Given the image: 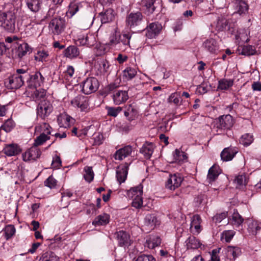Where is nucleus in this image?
I'll list each match as a JSON object with an SVG mask.
<instances>
[{
	"mask_svg": "<svg viewBox=\"0 0 261 261\" xmlns=\"http://www.w3.org/2000/svg\"><path fill=\"white\" fill-rule=\"evenodd\" d=\"M17 11L18 9L14 6H11L5 12L0 11V22L6 30L9 32L14 31Z\"/></svg>",
	"mask_w": 261,
	"mask_h": 261,
	"instance_id": "f257e3e1",
	"label": "nucleus"
},
{
	"mask_svg": "<svg viewBox=\"0 0 261 261\" xmlns=\"http://www.w3.org/2000/svg\"><path fill=\"white\" fill-rule=\"evenodd\" d=\"M234 123V120L230 115H223L215 119L213 127L217 134H224L230 129Z\"/></svg>",
	"mask_w": 261,
	"mask_h": 261,
	"instance_id": "f03ea898",
	"label": "nucleus"
},
{
	"mask_svg": "<svg viewBox=\"0 0 261 261\" xmlns=\"http://www.w3.org/2000/svg\"><path fill=\"white\" fill-rule=\"evenodd\" d=\"M143 194V186L142 184L139 185L138 186L132 188L127 192V195L129 197H132L133 200L132 202L133 206L139 208H140L143 204L142 196Z\"/></svg>",
	"mask_w": 261,
	"mask_h": 261,
	"instance_id": "7ed1b4c3",
	"label": "nucleus"
},
{
	"mask_svg": "<svg viewBox=\"0 0 261 261\" xmlns=\"http://www.w3.org/2000/svg\"><path fill=\"white\" fill-rule=\"evenodd\" d=\"M49 31L54 35L61 34L65 29V21L61 17L54 18L48 25Z\"/></svg>",
	"mask_w": 261,
	"mask_h": 261,
	"instance_id": "20e7f679",
	"label": "nucleus"
},
{
	"mask_svg": "<svg viewBox=\"0 0 261 261\" xmlns=\"http://www.w3.org/2000/svg\"><path fill=\"white\" fill-rule=\"evenodd\" d=\"M24 84L23 75L13 74L6 79L4 84L9 89H17L21 87Z\"/></svg>",
	"mask_w": 261,
	"mask_h": 261,
	"instance_id": "39448f33",
	"label": "nucleus"
},
{
	"mask_svg": "<svg viewBox=\"0 0 261 261\" xmlns=\"http://www.w3.org/2000/svg\"><path fill=\"white\" fill-rule=\"evenodd\" d=\"M99 82L94 77H87L82 83V92L85 94H90L97 91Z\"/></svg>",
	"mask_w": 261,
	"mask_h": 261,
	"instance_id": "423d86ee",
	"label": "nucleus"
},
{
	"mask_svg": "<svg viewBox=\"0 0 261 261\" xmlns=\"http://www.w3.org/2000/svg\"><path fill=\"white\" fill-rule=\"evenodd\" d=\"M52 110L53 107L49 101L46 100L41 101L37 107V116L42 119H44L49 116Z\"/></svg>",
	"mask_w": 261,
	"mask_h": 261,
	"instance_id": "0eeeda50",
	"label": "nucleus"
},
{
	"mask_svg": "<svg viewBox=\"0 0 261 261\" xmlns=\"http://www.w3.org/2000/svg\"><path fill=\"white\" fill-rule=\"evenodd\" d=\"M182 181V178L179 173L170 174L166 182L165 187L167 189L174 190L178 188Z\"/></svg>",
	"mask_w": 261,
	"mask_h": 261,
	"instance_id": "6e6552de",
	"label": "nucleus"
},
{
	"mask_svg": "<svg viewBox=\"0 0 261 261\" xmlns=\"http://www.w3.org/2000/svg\"><path fill=\"white\" fill-rule=\"evenodd\" d=\"M37 147L34 145L33 147L22 153V159L24 162L35 161L40 158L41 152Z\"/></svg>",
	"mask_w": 261,
	"mask_h": 261,
	"instance_id": "1a4fd4ad",
	"label": "nucleus"
},
{
	"mask_svg": "<svg viewBox=\"0 0 261 261\" xmlns=\"http://www.w3.org/2000/svg\"><path fill=\"white\" fill-rule=\"evenodd\" d=\"M71 104L80 108L81 111H87L89 109V98L86 96L79 95L71 100Z\"/></svg>",
	"mask_w": 261,
	"mask_h": 261,
	"instance_id": "9d476101",
	"label": "nucleus"
},
{
	"mask_svg": "<svg viewBox=\"0 0 261 261\" xmlns=\"http://www.w3.org/2000/svg\"><path fill=\"white\" fill-rule=\"evenodd\" d=\"M142 18L143 16L139 12L135 13H131L126 18V24L130 28H134L140 25L142 22Z\"/></svg>",
	"mask_w": 261,
	"mask_h": 261,
	"instance_id": "9b49d317",
	"label": "nucleus"
},
{
	"mask_svg": "<svg viewBox=\"0 0 261 261\" xmlns=\"http://www.w3.org/2000/svg\"><path fill=\"white\" fill-rule=\"evenodd\" d=\"M114 237L120 246H128L130 245V236L125 231L120 230L114 233Z\"/></svg>",
	"mask_w": 261,
	"mask_h": 261,
	"instance_id": "f8f14e48",
	"label": "nucleus"
},
{
	"mask_svg": "<svg viewBox=\"0 0 261 261\" xmlns=\"http://www.w3.org/2000/svg\"><path fill=\"white\" fill-rule=\"evenodd\" d=\"M162 29V26L159 22L150 23L146 28V36L148 38H153L158 36Z\"/></svg>",
	"mask_w": 261,
	"mask_h": 261,
	"instance_id": "ddd939ff",
	"label": "nucleus"
},
{
	"mask_svg": "<svg viewBox=\"0 0 261 261\" xmlns=\"http://www.w3.org/2000/svg\"><path fill=\"white\" fill-rule=\"evenodd\" d=\"M94 16L92 13H88L83 15L79 21V26L81 29H89L93 24Z\"/></svg>",
	"mask_w": 261,
	"mask_h": 261,
	"instance_id": "4468645a",
	"label": "nucleus"
},
{
	"mask_svg": "<svg viewBox=\"0 0 261 261\" xmlns=\"http://www.w3.org/2000/svg\"><path fill=\"white\" fill-rule=\"evenodd\" d=\"M99 17L102 23H110L115 19V13L113 9H108L100 13Z\"/></svg>",
	"mask_w": 261,
	"mask_h": 261,
	"instance_id": "2eb2a0df",
	"label": "nucleus"
},
{
	"mask_svg": "<svg viewBox=\"0 0 261 261\" xmlns=\"http://www.w3.org/2000/svg\"><path fill=\"white\" fill-rule=\"evenodd\" d=\"M127 91L125 90H116L113 95L114 102L116 105H120L128 99Z\"/></svg>",
	"mask_w": 261,
	"mask_h": 261,
	"instance_id": "dca6fc26",
	"label": "nucleus"
},
{
	"mask_svg": "<svg viewBox=\"0 0 261 261\" xmlns=\"http://www.w3.org/2000/svg\"><path fill=\"white\" fill-rule=\"evenodd\" d=\"M238 152L236 148L231 147L225 148L221 153V160L225 162L231 161Z\"/></svg>",
	"mask_w": 261,
	"mask_h": 261,
	"instance_id": "f3484780",
	"label": "nucleus"
},
{
	"mask_svg": "<svg viewBox=\"0 0 261 261\" xmlns=\"http://www.w3.org/2000/svg\"><path fill=\"white\" fill-rule=\"evenodd\" d=\"M129 164L125 163L124 165L119 167L116 171V177L120 184L126 180L128 169Z\"/></svg>",
	"mask_w": 261,
	"mask_h": 261,
	"instance_id": "a211bd4d",
	"label": "nucleus"
},
{
	"mask_svg": "<svg viewBox=\"0 0 261 261\" xmlns=\"http://www.w3.org/2000/svg\"><path fill=\"white\" fill-rule=\"evenodd\" d=\"M144 224L150 229H153L156 225L160 224V221L155 215L147 214L144 218Z\"/></svg>",
	"mask_w": 261,
	"mask_h": 261,
	"instance_id": "6ab92c4d",
	"label": "nucleus"
},
{
	"mask_svg": "<svg viewBox=\"0 0 261 261\" xmlns=\"http://www.w3.org/2000/svg\"><path fill=\"white\" fill-rule=\"evenodd\" d=\"M235 12L234 13L241 15L245 14L248 10L247 4L243 0H235L234 3Z\"/></svg>",
	"mask_w": 261,
	"mask_h": 261,
	"instance_id": "aec40b11",
	"label": "nucleus"
},
{
	"mask_svg": "<svg viewBox=\"0 0 261 261\" xmlns=\"http://www.w3.org/2000/svg\"><path fill=\"white\" fill-rule=\"evenodd\" d=\"M3 151L7 155L11 156L19 154L21 151V149L18 145L10 144L7 145L4 148Z\"/></svg>",
	"mask_w": 261,
	"mask_h": 261,
	"instance_id": "412c9836",
	"label": "nucleus"
},
{
	"mask_svg": "<svg viewBox=\"0 0 261 261\" xmlns=\"http://www.w3.org/2000/svg\"><path fill=\"white\" fill-rule=\"evenodd\" d=\"M132 152V148L130 146L127 145L117 150L114 154L115 160H122L123 159L129 156Z\"/></svg>",
	"mask_w": 261,
	"mask_h": 261,
	"instance_id": "4be33fe9",
	"label": "nucleus"
},
{
	"mask_svg": "<svg viewBox=\"0 0 261 261\" xmlns=\"http://www.w3.org/2000/svg\"><path fill=\"white\" fill-rule=\"evenodd\" d=\"M201 219L199 215H195L192 218L190 230L192 232L199 233L201 231Z\"/></svg>",
	"mask_w": 261,
	"mask_h": 261,
	"instance_id": "5701e85b",
	"label": "nucleus"
},
{
	"mask_svg": "<svg viewBox=\"0 0 261 261\" xmlns=\"http://www.w3.org/2000/svg\"><path fill=\"white\" fill-rule=\"evenodd\" d=\"M154 147L153 143L146 142L140 149V152L144 155L145 158L148 159L151 157L153 152Z\"/></svg>",
	"mask_w": 261,
	"mask_h": 261,
	"instance_id": "b1692460",
	"label": "nucleus"
},
{
	"mask_svg": "<svg viewBox=\"0 0 261 261\" xmlns=\"http://www.w3.org/2000/svg\"><path fill=\"white\" fill-rule=\"evenodd\" d=\"M32 51L31 48L27 43H23L18 45L16 50V54L18 58L21 59L28 53Z\"/></svg>",
	"mask_w": 261,
	"mask_h": 261,
	"instance_id": "393cba45",
	"label": "nucleus"
},
{
	"mask_svg": "<svg viewBox=\"0 0 261 261\" xmlns=\"http://www.w3.org/2000/svg\"><path fill=\"white\" fill-rule=\"evenodd\" d=\"M237 52L239 55L250 56L255 55L256 50L252 45H246L238 48Z\"/></svg>",
	"mask_w": 261,
	"mask_h": 261,
	"instance_id": "a878e982",
	"label": "nucleus"
},
{
	"mask_svg": "<svg viewBox=\"0 0 261 261\" xmlns=\"http://www.w3.org/2000/svg\"><path fill=\"white\" fill-rule=\"evenodd\" d=\"M203 46L205 49L211 53H215L218 49L217 41L212 38L205 40L203 43Z\"/></svg>",
	"mask_w": 261,
	"mask_h": 261,
	"instance_id": "bb28decb",
	"label": "nucleus"
},
{
	"mask_svg": "<svg viewBox=\"0 0 261 261\" xmlns=\"http://www.w3.org/2000/svg\"><path fill=\"white\" fill-rule=\"evenodd\" d=\"M188 249H195L200 247L201 244L194 236H190L185 242Z\"/></svg>",
	"mask_w": 261,
	"mask_h": 261,
	"instance_id": "cd10ccee",
	"label": "nucleus"
},
{
	"mask_svg": "<svg viewBox=\"0 0 261 261\" xmlns=\"http://www.w3.org/2000/svg\"><path fill=\"white\" fill-rule=\"evenodd\" d=\"M80 3L71 2L68 6V11L66 12V16L68 18H71L82 8Z\"/></svg>",
	"mask_w": 261,
	"mask_h": 261,
	"instance_id": "c85d7f7f",
	"label": "nucleus"
},
{
	"mask_svg": "<svg viewBox=\"0 0 261 261\" xmlns=\"http://www.w3.org/2000/svg\"><path fill=\"white\" fill-rule=\"evenodd\" d=\"M130 38L131 36L129 34H119L120 50H124L126 49L127 46L129 45Z\"/></svg>",
	"mask_w": 261,
	"mask_h": 261,
	"instance_id": "c756f323",
	"label": "nucleus"
},
{
	"mask_svg": "<svg viewBox=\"0 0 261 261\" xmlns=\"http://www.w3.org/2000/svg\"><path fill=\"white\" fill-rule=\"evenodd\" d=\"M43 0H26L28 8L33 12H38L41 8Z\"/></svg>",
	"mask_w": 261,
	"mask_h": 261,
	"instance_id": "7c9ffc66",
	"label": "nucleus"
},
{
	"mask_svg": "<svg viewBox=\"0 0 261 261\" xmlns=\"http://www.w3.org/2000/svg\"><path fill=\"white\" fill-rule=\"evenodd\" d=\"M64 56L70 59L77 57L80 54L77 47L74 45H70L64 50Z\"/></svg>",
	"mask_w": 261,
	"mask_h": 261,
	"instance_id": "2f4dec72",
	"label": "nucleus"
},
{
	"mask_svg": "<svg viewBox=\"0 0 261 261\" xmlns=\"http://www.w3.org/2000/svg\"><path fill=\"white\" fill-rule=\"evenodd\" d=\"M110 216L107 214H103L98 216L93 221L95 225H105L109 222Z\"/></svg>",
	"mask_w": 261,
	"mask_h": 261,
	"instance_id": "473e14b6",
	"label": "nucleus"
},
{
	"mask_svg": "<svg viewBox=\"0 0 261 261\" xmlns=\"http://www.w3.org/2000/svg\"><path fill=\"white\" fill-rule=\"evenodd\" d=\"M30 80L31 82L34 84V86L36 88L41 86V84L43 83L44 77L42 74L38 72L35 74L29 76L28 78Z\"/></svg>",
	"mask_w": 261,
	"mask_h": 261,
	"instance_id": "72a5a7b5",
	"label": "nucleus"
},
{
	"mask_svg": "<svg viewBox=\"0 0 261 261\" xmlns=\"http://www.w3.org/2000/svg\"><path fill=\"white\" fill-rule=\"evenodd\" d=\"M161 243V239L158 236H151L146 240V245L149 248L153 249L155 247L159 246Z\"/></svg>",
	"mask_w": 261,
	"mask_h": 261,
	"instance_id": "f704fd0d",
	"label": "nucleus"
},
{
	"mask_svg": "<svg viewBox=\"0 0 261 261\" xmlns=\"http://www.w3.org/2000/svg\"><path fill=\"white\" fill-rule=\"evenodd\" d=\"M126 110L124 111V115L129 120L134 119L137 114V111L135 107L132 105H129L126 107Z\"/></svg>",
	"mask_w": 261,
	"mask_h": 261,
	"instance_id": "c9c22d12",
	"label": "nucleus"
},
{
	"mask_svg": "<svg viewBox=\"0 0 261 261\" xmlns=\"http://www.w3.org/2000/svg\"><path fill=\"white\" fill-rule=\"evenodd\" d=\"M243 222L244 219L239 214L237 210H234L231 218V223L232 225L236 227H239L243 223Z\"/></svg>",
	"mask_w": 261,
	"mask_h": 261,
	"instance_id": "e433bc0d",
	"label": "nucleus"
},
{
	"mask_svg": "<svg viewBox=\"0 0 261 261\" xmlns=\"http://www.w3.org/2000/svg\"><path fill=\"white\" fill-rule=\"evenodd\" d=\"M233 84V81L230 79H223L219 81L218 88L220 90H227Z\"/></svg>",
	"mask_w": 261,
	"mask_h": 261,
	"instance_id": "4c0bfd02",
	"label": "nucleus"
},
{
	"mask_svg": "<svg viewBox=\"0 0 261 261\" xmlns=\"http://www.w3.org/2000/svg\"><path fill=\"white\" fill-rule=\"evenodd\" d=\"M219 174V172L217 167L213 166L211 168H210L207 176V178L209 180V182H211L214 181L218 177Z\"/></svg>",
	"mask_w": 261,
	"mask_h": 261,
	"instance_id": "58836bf2",
	"label": "nucleus"
},
{
	"mask_svg": "<svg viewBox=\"0 0 261 261\" xmlns=\"http://www.w3.org/2000/svg\"><path fill=\"white\" fill-rule=\"evenodd\" d=\"M84 171L85 172L84 175V179L87 182H91L93 180L94 176V173L92 170V167L86 166L84 169Z\"/></svg>",
	"mask_w": 261,
	"mask_h": 261,
	"instance_id": "ea45409f",
	"label": "nucleus"
},
{
	"mask_svg": "<svg viewBox=\"0 0 261 261\" xmlns=\"http://www.w3.org/2000/svg\"><path fill=\"white\" fill-rule=\"evenodd\" d=\"M119 33H115L110 37L109 45L112 47H115L116 49L120 50V45H119Z\"/></svg>",
	"mask_w": 261,
	"mask_h": 261,
	"instance_id": "a19ab883",
	"label": "nucleus"
},
{
	"mask_svg": "<svg viewBox=\"0 0 261 261\" xmlns=\"http://www.w3.org/2000/svg\"><path fill=\"white\" fill-rule=\"evenodd\" d=\"M48 57V53L44 50H39L35 55V60L40 62H45Z\"/></svg>",
	"mask_w": 261,
	"mask_h": 261,
	"instance_id": "79ce46f5",
	"label": "nucleus"
},
{
	"mask_svg": "<svg viewBox=\"0 0 261 261\" xmlns=\"http://www.w3.org/2000/svg\"><path fill=\"white\" fill-rule=\"evenodd\" d=\"M3 231L4 232L5 238L8 240L14 234L15 232V228L14 226L8 225L5 227Z\"/></svg>",
	"mask_w": 261,
	"mask_h": 261,
	"instance_id": "37998d69",
	"label": "nucleus"
},
{
	"mask_svg": "<svg viewBox=\"0 0 261 261\" xmlns=\"http://www.w3.org/2000/svg\"><path fill=\"white\" fill-rule=\"evenodd\" d=\"M137 71L135 69L127 67L123 71V76L127 80H132L136 75Z\"/></svg>",
	"mask_w": 261,
	"mask_h": 261,
	"instance_id": "c03bdc74",
	"label": "nucleus"
},
{
	"mask_svg": "<svg viewBox=\"0 0 261 261\" xmlns=\"http://www.w3.org/2000/svg\"><path fill=\"white\" fill-rule=\"evenodd\" d=\"M160 254L161 256V259L162 261H175L174 257L170 254L166 250H161Z\"/></svg>",
	"mask_w": 261,
	"mask_h": 261,
	"instance_id": "a18cd8bd",
	"label": "nucleus"
},
{
	"mask_svg": "<svg viewBox=\"0 0 261 261\" xmlns=\"http://www.w3.org/2000/svg\"><path fill=\"white\" fill-rule=\"evenodd\" d=\"M13 121L11 119H8L4 124L0 127V132L3 130L6 133L10 132L14 127Z\"/></svg>",
	"mask_w": 261,
	"mask_h": 261,
	"instance_id": "49530a36",
	"label": "nucleus"
},
{
	"mask_svg": "<svg viewBox=\"0 0 261 261\" xmlns=\"http://www.w3.org/2000/svg\"><path fill=\"white\" fill-rule=\"evenodd\" d=\"M106 109L108 111V115L109 116H113L114 117H116L118 115V114L120 113L122 110V108L120 107H108L106 108Z\"/></svg>",
	"mask_w": 261,
	"mask_h": 261,
	"instance_id": "de8ad7c7",
	"label": "nucleus"
},
{
	"mask_svg": "<svg viewBox=\"0 0 261 261\" xmlns=\"http://www.w3.org/2000/svg\"><path fill=\"white\" fill-rule=\"evenodd\" d=\"M228 253L233 256V259L236 258L241 253V249L238 247L228 246L227 248Z\"/></svg>",
	"mask_w": 261,
	"mask_h": 261,
	"instance_id": "09e8293b",
	"label": "nucleus"
},
{
	"mask_svg": "<svg viewBox=\"0 0 261 261\" xmlns=\"http://www.w3.org/2000/svg\"><path fill=\"white\" fill-rule=\"evenodd\" d=\"M253 140V137L249 134H246L241 137V142L244 146H248Z\"/></svg>",
	"mask_w": 261,
	"mask_h": 261,
	"instance_id": "8fccbe9b",
	"label": "nucleus"
},
{
	"mask_svg": "<svg viewBox=\"0 0 261 261\" xmlns=\"http://www.w3.org/2000/svg\"><path fill=\"white\" fill-rule=\"evenodd\" d=\"M155 0H145L143 2L144 6L146 8L149 13H152L155 9L154 6Z\"/></svg>",
	"mask_w": 261,
	"mask_h": 261,
	"instance_id": "3c124183",
	"label": "nucleus"
},
{
	"mask_svg": "<svg viewBox=\"0 0 261 261\" xmlns=\"http://www.w3.org/2000/svg\"><path fill=\"white\" fill-rule=\"evenodd\" d=\"M49 139V137L45 135L44 133H43L35 139L34 143V146H38L40 145Z\"/></svg>",
	"mask_w": 261,
	"mask_h": 261,
	"instance_id": "603ef678",
	"label": "nucleus"
},
{
	"mask_svg": "<svg viewBox=\"0 0 261 261\" xmlns=\"http://www.w3.org/2000/svg\"><path fill=\"white\" fill-rule=\"evenodd\" d=\"M228 24V21L227 19L222 17L221 18H219L217 24V28L219 31H223L224 29H226Z\"/></svg>",
	"mask_w": 261,
	"mask_h": 261,
	"instance_id": "864d4df0",
	"label": "nucleus"
},
{
	"mask_svg": "<svg viewBox=\"0 0 261 261\" xmlns=\"http://www.w3.org/2000/svg\"><path fill=\"white\" fill-rule=\"evenodd\" d=\"M174 158L176 161L180 162L186 159L187 156L185 152L176 149L174 152Z\"/></svg>",
	"mask_w": 261,
	"mask_h": 261,
	"instance_id": "5fc2aeb1",
	"label": "nucleus"
},
{
	"mask_svg": "<svg viewBox=\"0 0 261 261\" xmlns=\"http://www.w3.org/2000/svg\"><path fill=\"white\" fill-rule=\"evenodd\" d=\"M228 215L227 212L221 213L220 214H217L213 217V221L216 224L220 223L223 219L226 218Z\"/></svg>",
	"mask_w": 261,
	"mask_h": 261,
	"instance_id": "6e6d98bb",
	"label": "nucleus"
},
{
	"mask_svg": "<svg viewBox=\"0 0 261 261\" xmlns=\"http://www.w3.org/2000/svg\"><path fill=\"white\" fill-rule=\"evenodd\" d=\"M234 182L239 186L245 185L247 184V179L245 174L239 175L236 176Z\"/></svg>",
	"mask_w": 261,
	"mask_h": 261,
	"instance_id": "4d7b16f0",
	"label": "nucleus"
},
{
	"mask_svg": "<svg viewBox=\"0 0 261 261\" xmlns=\"http://www.w3.org/2000/svg\"><path fill=\"white\" fill-rule=\"evenodd\" d=\"M39 261H57L56 256L52 253L44 254Z\"/></svg>",
	"mask_w": 261,
	"mask_h": 261,
	"instance_id": "13d9d810",
	"label": "nucleus"
},
{
	"mask_svg": "<svg viewBox=\"0 0 261 261\" xmlns=\"http://www.w3.org/2000/svg\"><path fill=\"white\" fill-rule=\"evenodd\" d=\"M46 95V91L43 89H36L33 93L34 98H36V100H38L41 98L44 97Z\"/></svg>",
	"mask_w": 261,
	"mask_h": 261,
	"instance_id": "bf43d9fd",
	"label": "nucleus"
},
{
	"mask_svg": "<svg viewBox=\"0 0 261 261\" xmlns=\"http://www.w3.org/2000/svg\"><path fill=\"white\" fill-rule=\"evenodd\" d=\"M44 185L50 189L54 188L57 185V180L52 176H50L44 181Z\"/></svg>",
	"mask_w": 261,
	"mask_h": 261,
	"instance_id": "052dcab7",
	"label": "nucleus"
},
{
	"mask_svg": "<svg viewBox=\"0 0 261 261\" xmlns=\"http://www.w3.org/2000/svg\"><path fill=\"white\" fill-rule=\"evenodd\" d=\"M72 119V118L66 115V114H62L60 117L58 118V121L59 122L64 121L66 125L68 126L70 123V120Z\"/></svg>",
	"mask_w": 261,
	"mask_h": 261,
	"instance_id": "680f3d73",
	"label": "nucleus"
},
{
	"mask_svg": "<svg viewBox=\"0 0 261 261\" xmlns=\"http://www.w3.org/2000/svg\"><path fill=\"white\" fill-rule=\"evenodd\" d=\"M235 234V232L233 230H226L223 232L226 242H229Z\"/></svg>",
	"mask_w": 261,
	"mask_h": 261,
	"instance_id": "e2e57ef3",
	"label": "nucleus"
},
{
	"mask_svg": "<svg viewBox=\"0 0 261 261\" xmlns=\"http://www.w3.org/2000/svg\"><path fill=\"white\" fill-rule=\"evenodd\" d=\"M251 226L254 227L255 228V230H251V234L255 235L257 233V231L261 228V223L260 224H258L257 222L253 221L249 224V229L251 228Z\"/></svg>",
	"mask_w": 261,
	"mask_h": 261,
	"instance_id": "0e129e2a",
	"label": "nucleus"
},
{
	"mask_svg": "<svg viewBox=\"0 0 261 261\" xmlns=\"http://www.w3.org/2000/svg\"><path fill=\"white\" fill-rule=\"evenodd\" d=\"M136 261H155L152 255H141L138 257Z\"/></svg>",
	"mask_w": 261,
	"mask_h": 261,
	"instance_id": "69168bd1",
	"label": "nucleus"
},
{
	"mask_svg": "<svg viewBox=\"0 0 261 261\" xmlns=\"http://www.w3.org/2000/svg\"><path fill=\"white\" fill-rule=\"evenodd\" d=\"M61 164L62 162L59 156L56 155L52 162L53 168H59L61 166Z\"/></svg>",
	"mask_w": 261,
	"mask_h": 261,
	"instance_id": "338daca9",
	"label": "nucleus"
},
{
	"mask_svg": "<svg viewBox=\"0 0 261 261\" xmlns=\"http://www.w3.org/2000/svg\"><path fill=\"white\" fill-rule=\"evenodd\" d=\"M74 72V69L72 66H68L67 68L66 71L65 72V76H67V79L68 77H72Z\"/></svg>",
	"mask_w": 261,
	"mask_h": 261,
	"instance_id": "774afa93",
	"label": "nucleus"
}]
</instances>
